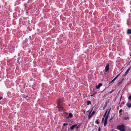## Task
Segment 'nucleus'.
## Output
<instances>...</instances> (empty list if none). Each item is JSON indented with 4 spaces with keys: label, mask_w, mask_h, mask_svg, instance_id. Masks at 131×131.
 I'll return each instance as SVG.
<instances>
[{
    "label": "nucleus",
    "mask_w": 131,
    "mask_h": 131,
    "mask_svg": "<svg viewBox=\"0 0 131 131\" xmlns=\"http://www.w3.org/2000/svg\"><path fill=\"white\" fill-rule=\"evenodd\" d=\"M58 108L59 109V110L60 112L62 111L63 110L64 107L62 105H58Z\"/></svg>",
    "instance_id": "3"
},
{
    "label": "nucleus",
    "mask_w": 131,
    "mask_h": 131,
    "mask_svg": "<svg viewBox=\"0 0 131 131\" xmlns=\"http://www.w3.org/2000/svg\"><path fill=\"white\" fill-rule=\"evenodd\" d=\"M91 113V112H89V116H88L89 119H90L91 118V116H91V115L90 116H89V115Z\"/></svg>",
    "instance_id": "17"
},
{
    "label": "nucleus",
    "mask_w": 131,
    "mask_h": 131,
    "mask_svg": "<svg viewBox=\"0 0 131 131\" xmlns=\"http://www.w3.org/2000/svg\"><path fill=\"white\" fill-rule=\"evenodd\" d=\"M3 98V97L2 96L0 97V100L2 99Z\"/></svg>",
    "instance_id": "30"
},
{
    "label": "nucleus",
    "mask_w": 131,
    "mask_h": 131,
    "mask_svg": "<svg viewBox=\"0 0 131 131\" xmlns=\"http://www.w3.org/2000/svg\"><path fill=\"white\" fill-rule=\"evenodd\" d=\"M125 126L124 124L119 125L117 126V129L121 131H125Z\"/></svg>",
    "instance_id": "1"
},
{
    "label": "nucleus",
    "mask_w": 131,
    "mask_h": 131,
    "mask_svg": "<svg viewBox=\"0 0 131 131\" xmlns=\"http://www.w3.org/2000/svg\"><path fill=\"white\" fill-rule=\"evenodd\" d=\"M113 119V117H112V118H111L110 119V120L109 121H111V120H112Z\"/></svg>",
    "instance_id": "28"
},
{
    "label": "nucleus",
    "mask_w": 131,
    "mask_h": 131,
    "mask_svg": "<svg viewBox=\"0 0 131 131\" xmlns=\"http://www.w3.org/2000/svg\"><path fill=\"white\" fill-rule=\"evenodd\" d=\"M111 108H110L107 114V115L106 116L105 119L107 120L108 118V117L110 113V111L111 110Z\"/></svg>",
    "instance_id": "4"
},
{
    "label": "nucleus",
    "mask_w": 131,
    "mask_h": 131,
    "mask_svg": "<svg viewBox=\"0 0 131 131\" xmlns=\"http://www.w3.org/2000/svg\"><path fill=\"white\" fill-rule=\"evenodd\" d=\"M107 120L104 119V126H106L107 124Z\"/></svg>",
    "instance_id": "11"
},
{
    "label": "nucleus",
    "mask_w": 131,
    "mask_h": 131,
    "mask_svg": "<svg viewBox=\"0 0 131 131\" xmlns=\"http://www.w3.org/2000/svg\"><path fill=\"white\" fill-rule=\"evenodd\" d=\"M122 80L121 81L119 82L118 84V85H120L121 84V83H122Z\"/></svg>",
    "instance_id": "19"
},
{
    "label": "nucleus",
    "mask_w": 131,
    "mask_h": 131,
    "mask_svg": "<svg viewBox=\"0 0 131 131\" xmlns=\"http://www.w3.org/2000/svg\"><path fill=\"white\" fill-rule=\"evenodd\" d=\"M111 131H117L116 130H115L114 129H112V130Z\"/></svg>",
    "instance_id": "29"
},
{
    "label": "nucleus",
    "mask_w": 131,
    "mask_h": 131,
    "mask_svg": "<svg viewBox=\"0 0 131 131\" xmlns=\"http://www.w3.org/2000/svg\"><path fill=\"white\" fill-rule=\"evenodd\" d=\"M129 118V117H128L127 116L126 117H124L123 118V119L124 120H126L128 119Z\"/></svg>",
    "instance_id": "15"
},
{
    "label": "nucleus",
    "mask_w": 131,
    "mask_h": 131,
    "mask_svg": "<svg viewBox=\"0 0 131 131\" xmlns=\"http://www.w3.org/2000/svg\"><path fill=\"white\" fill-rule=\"evenodd\" d=\"M96 123L97 124H99V122L97 120L96 121Z\"/></svg>",
    "instance_id": "23"
},
{
    "label": "nucleus",
    "mask_w": 131,
    "mask_h": 131,
    "mask_svg": "<svg viewBox=\"0 0 131 131\" xmlns=\"http://www.w3.org/2000/svg\"><path fill=\"white\" fill-rule=\"evenodd\" d=\"M76 125V126L75 127V128L76 129H77L79 128L80 126V125L79 124L78 125H77V124H75Z\"/></svg>",
    "instance_id": "13"
},
{
    "label": "nucleus",
    "mask_w": 131,
    "mask_h": 131,
    "mask_svg": "<svg viewBox=\"0 0 131 131\" xmlns=\"http://www.w3.org/2000/svg\"><path fill=\"white\" fill-rule=\"evenodd\" d=\"M128 99H129V100H131V95H130L128 97Z\"/></svg>",
    "instance_id": "20"
},
{
    "label": "nucleus",
    "mask_w": 131,
    "mask_h": 131,
    "mask_svg": "<svg viewBox=\"0 0 131 131\" xmlns=\"http://www.w3.org/2000/svg\"><path fill=\"white\" fill-rule=\"evenodd\" d=\"M94 94H92V95H91V96H93V95H94Z\"/></svg>",
    "instance_id": "31"
},
{
    "label": "nucleus",
    "mask_w": 131,
    "mask_h": 131,
    "mask_svg": "<svg viewBox=\"0 0 131 131\" xmlns=\"http://www.w3.org/2000/svg\"><path fill=\"white\" fill-rule=\"evenodd\" d=\"M69 116L70 117H72L73 116L72 114L71 113H69Z\"/></svg>",
    "instance_id": "16"
},
{
    "label": "nucleus",
    "mask_w": 131,
    "mask_h": 131,
    "mask_svg": "<svg viewBox=\"0 0 131 131\" xmlns=\"http://www.w3.org/2000/svg\"><path fill=\"white\" fill-rule=\"evenodd\" d=\"M76 126V125H72L70 127V129L71 130H72L75 128V127Z\"/></svg>",
    "instance_id": "8"
},
{
    "label": "nucleus",
    "mask_w": 131,
    "mask_h": 131,
    "mask_svg": "<svg viewBox=\"0 0 131 131\" xmlns=\"http://www.w3.org/2000/svg\"><path fill=\"white\" fill-rule=\"evenodd\" d=\"M122 111V109H121L119 110V113H121Z\"/></svg>",
    "instance_id": "26"
},
{
    "label": "nucleus",
    "mask_w": 131,
    "mask_h": 131,
    "mask_svg": "<svg viewBox=\"0 0 131 131\" xmlns=\"http://www.w3.org/2000/svg\"><path fill=\"white\" fill-rule=\"evenodd\" d=\"M106 115H104H104H103V118H104V117H106Z\"/></svg>",
    "instance_id": "27"
},
{
    "label": "nucleus",
    "mask_w": 131,
    "mask_h": 131,
    "mask_svg": "<svg viewBox=\"0 0 131 131\" xmlns=\"http://www.w3.org/2000/svg\"><path fill=\"white\" fill-rule=\"evenodd\" d=\"M109 66L108 64L107 65L105 68V72H106L109 70Z\"/></svg>",
    "instance_id": "7"
},
{
    "label": "nucleus",
    "mask_w": 131,
    "mask_h": 131,
    "mask_svg": "<svg viewBox=\"0 0 131 131\" xmlns=\"http://www.w3.org/2000/svg\"><path fill=\"white\" fill-rule=\"evenodd\" d=\"M126 105L127 106V107H128L129 108L131 107V104L130 103H127V104Z\"/></svg>",
    "instance_id": "12"
},
{
    "label": "nucleus",
    "mask_w": 131,
    "mask_h": 131,
    "mask_svg": "<svg viewBox=\"0 0 131 131\" xmlns=\"http://www.w3.org/2000/svg\"><path fill=\"white\" fill-rule=\"evenodd\" d=\"M108 110H107L105 112V114H104V115H106V114H107V111H108Z\"/></svg>",
    "instance_id": "22"
},
{
    "label": "nucleus",
    "mask_w": 131,
    "mask_h": 131,
    "mask_svg": "<svg viewBox=\"0 0 131 131\" xmlns=\"http://www.w3.org/2000/svg\"><path fill=\"white\" fill-rule=\"evenodd\" d=\"M102 85V84L101 83H99L98 85L96 86V88L97 89H99L100 87Z\"/></svg>",
    "instance_id": "6"
},
{
    "label": "nucleus",
    "mask_w": 131,
    "mask_h": 131,
    "mask_svg": "<svg viewBox=\"0 0 131 131\" xmlns=\"http://www.w3.org/2000/svg\"><path fill=\"white\" fill-rule=\"evenodd\" d=\"M129 69L130 68H129L127 70L126 72L125 73V74L124 75V76H126L127 75L128 72V71L129 70Z\"/></svg>",
    "instance_id": "9"
},
{
    "label": "nucleus",
    "mask_w": 131,
    "mask_h": 131,
    "mask_svg": "<svg viewBox=\"0 0 131 131\" xmlns=\"http://www.w3.org/2000/svg\"><path fill=\"white\" fill-rule=\"evenodd\" d=\"M120 74H118L113 80H112L111 81V82L110 83V84H111V83L113 82L116 79V78Z\"/></svg>",
    "instance_id": "5"
},
{
    "label": "nucleus",
    "mask_w": 131,
    "mask_h": 131,
    "mask_svg": "<svg viewBox=\"0 0 131 131\" xmlns=\"http://www.w3.org/2000/svg\"><path fill=\"white\" fill-rule=\"evenodd\" d=\"M104 120V118H102V122H101L102 123H103Z\"/></svg>",
    "instance_id": "21"
},
{
    "label": "nucleus",
    "mask_w": 131,
    "mask_h": 131,
    "mask_svg": "<svg viewBox=\"0 0 131 131\" xmlns=\"http://www.w3.org/2000/svg\"><path fill=\"white\" fill-rule=\"evenodd\" d=\"M95 113V112L94 111H93V112H92V113L91 114V116H92L93 115H94V114Z\"/></svg>",
    "instance_id": "18"
},
{
    "label": "nucleus",
    "mask_w": 131,
    "mask_h": 131,
    "mask_svg": "<svg viewBox=\"0 0 131 131\" xmlns=\"http://www.w3.org/2000/svg\"><path fill=\"white\" fill-rule=\"evenodd\" d=\"M127 33L128 34H131V29H128L127 31Z\"/></svg>",
    "instance_id": "10"
},
{
    "label": "nucleus",
    "mask_w": 131,
    "mask_h": 131,
    "mask_svg": "<svg viewBox=\"0 0 131 131\" xmlns=\"http://www.w3.org/2000/svg\"><path fill=\"white\" fill-rule=\"evenodd\" d=\"M63 99H59L57 101V105H62V103H63Z\"/></svg>",
    "instance_id": "2"
},
{
    "label": "nucleus",
    "mask_w": 131,
    "mask_h": 131,
    "mask_svg": "<svg viewBox=\"0 0 131 131\" xmlns=\"http://www.w3.org/2000/svg\"><path fill=\"white\" fill-rule=\"evenodd\" d=\"M100 130H101V128L100 127H99V128L98 131H100Z\"/></svg>",
    "instance_id": "25"
},
{
    "label": "nucleus",
    "mask_w": 131,
    "mask_h": 131,
    "mask_svg": "<svg viewBox=\"0 0 131 131\" xmlns=\"http://www.w3.org/2000/svg\"><path fill=\"white\" fill-rule=\"evenodd\" d=\"M86 104L88 105H89L90 104L91 105V102L88 101H86Z\"/></svg>",
    "instance_id": "14"
},
{
    "label": "nucleus",
    "mask_w": 131,
    "mask_h": 131,
    "mask_svg": "<svg viewBox=\"0 0 131 131\" xmlns=\"http://www.w3.org/2000/svg\"><path fill=\"white\" fill-rule=\"evenodd\" d=\"M68 124H66V123H64L63 124V125L64 126H65L66 125H68Z\"/></svg>",
    "instance_id": "24"
}]
</instances>
